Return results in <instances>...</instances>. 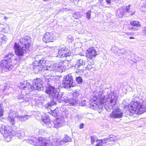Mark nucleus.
Returning <instances> with one entry per match:
<instances>
[{
	"mask_svg": "<svg viewBox=\"0 0 146 146\" xmlns=\"http://www.w3.org/2000/svg\"><path fill=\"white\" fill-rule=\"evenodd\" d=\"M106 96L103 94V91L102 89L99 88L96 92H94L91 97L90 101L92 102L90 104V107L94 110L102 109L104 102L105 104H110L111 106L108 108L112 109L115 105L117 100V96L116 93L111 92L107 96L105 99Z\"/></svg>",
	"mask_w": 146,
	"mask_h": 146,
	"instance_id": "1",
	"label": "nucleus"
},
{
	"mask_svg": "<svg viewBox=\"0 0 146 146\" xmlns=\"http://www.w3.org/2000/svg\"><path fill=\"white\" fill-rule=\"evenodd\" d=\"M71 141L70 137L67 135H65L63 139L61 141L57 139L48 138L45 139L40 137L37 139L34 138L30 139L29 142L30 144L36 146H61V145H65L66 143L70 142Z\"/></svg>",
	"mask_w": 146,
	"mask_h": 146,
	"instance_id": "2",
	"label": "nucleus"
},
{
	"mask_svg": "<svg viewBox=\"0 0 146 146\" xmlns=\"http://www.w3.org/2000/svg\"><path fill=\"white\" fill-rule=\"evenodd\" d=\"M128 107L133 114H141L146 111V100H139V97H135L128 105Z\"/></svg>",
	"mask_w": 146,
	"mask_h": 146,
	"instance_id": "3",
	"label": "nucleus"
},
{
	"mask_svg": "<svg viewBox=\"0 0 146 146\" xmlns=\"http://www.w3.org/2000/svg\"><path fill=\"white\" fill-rule=\"evenodd\" d=\"M31 39L28 36H25L21 39L20 42L22 45H20L15 42L14 49L16 55L19 57L23 56L24 54L27 53L29 51Z\"/></svg>",
	"mask_w": 146,
	"mask_h": 146,
	"instance_id": "4",
	"label": "nucleus"
},
{
	"mask_svg": "<svg viewBox=\"0 0 146 146\" xmlns=\"http://www.w3.org/2000/svg\"><path fill=\"white\" fill-rule=\"evenodd\" d=\"M1 128L0 129V132L3 134L5 138V141L7 142L10 141L13 136L17 137L18 139H20L22 141L23 139L24 135L21 133V131H14L12 130V128L9 125L1 126Z\"/></svg>",
	"mask_w": 146,
	"mask_h": 146,
	"instance_id": "5",
	"label": "nucleus"
},
{
	"mask_svg": "<svg viewBox=\"0 0 146 146\" xmlns=\"http://www.w3.org/2000/svg\"><path fill=\"white\" fill-rule=\"evenodd\" d=\"M14 55L11 53H9L6 55L5 58L6 59L2 60L0 64V66L5 72L11 70L12 68V60H13L19 61L20 59L14 58Z\"/></svg>",
	"mask_w": 146,
	"mask_h": 146,
	"instance_id": "6",
	"label": "nucleus"
},
{
	"mask_svg": "<svg viewBox=\"0 0 146 146\" xmlns=\"http://www.w3.org/2000/svg\"><path fill=\"white\" fill-rule=\"evenodd\" d=\"M30 115H25L23 116L17 115L16 111L11 110L9 113L8 120L12 125H14L15 124L16 119H18L21 121H24L27 120L30 117Z\"/></svg>",
	"mask_w": 146,
	"mask_h": 146,
	"instance_id": "7",
	"label": "nucleus"
},
{
	"mask_svg": "<svg viewBox=\"0 0 146 146\" xmlns=\"http://www.w3.org/2000/svg\"><path fill=\"white\" fill-rule=\"evenodd\" d=\"M66 68L63 62H61L55 63L52 66L45 67L43 70L46 73V71H48V73L50 74V73L54 71H58L62 73L65 70Z\"/></svg>",
	"mask_w": 146,
	"mask_h": 146,
	"instance_id": "8",
	"label": "nucleus"
},
{
	"mask_svg": "<svg viewBox=\"0 0 146 146\" xmlns=\"http://www.w3.org/2000/svg\"><path fill=\"white\" fill-rule=\"evenodd\" d=\"M73 78L71 74L65 76L62 81V86L65 89H69L73 86Z\"/></svg>",
	"mask_w": 146,
	"mask_h": 146,
	"instance_id": "9",
	"label": "nucleus"
},
{
	"mask_svg": "<svg viewBox=\"0 0 146 146\" xmlns=\"http://www.w3.org/2000/svg\"><path fill=\"white\" fill-rule=\"evenodd\" d=\"M58 54L56 56L60 58H65L68 59L71 54V52L66 48H60L58 50Z\"/></svg>",
	"mask_w": 146,
	"mask_h": 146,
	"instance_id": "10",
	"label": "nucleus"
},
{
	"mask_svg": "<svg viewBox=\"0 0 146 146\" xmlns=\"http://www.w3.org/2000/svg\"><path fill=\"white\" fill-rule=\"evenodd\" d=\"M123 113L119 108L117 107L113 110L111 113L109 115L110 117L113 119H120L122 118Z\"/></svg>",
	"mask_w": 146,
	"mask_h": 146,
	"instance_id": "11",
	"label": "nucleus"
},
{
	"mask_svg": "<svg viewBox=\"0 0 146 146\" xmlns=\"http://www.w3.org/2000/svg\"><path fill=\"white\" fill-rule=\"evenodd\" d=\"M85 64V61L82 59H80L78 60L74 66L76 69V72L82 74L84 72V66Z\"/></svg>",
	"mask_w": 146,
	"mask_h": 146,
	"instance_id": "12",
	"label": "nucleus"
},
{
	"mask_svg": "<svg viewBox=\"0 0 146 146\" xmlns=\"http://www.w3.org/2000/svg\"><path fill=\"white\" fill-rule=\"evenodd\" d=\"M36 62H35L34 63L33 66V70L35 74L40 73V74L41 73H42V74L44 75V77H46L47 76V74H48V71H46V72H45L44 71V68L45 67H47L48 66L46 67H44L43 68L41 66L39 65L38 64H36Z\"/></svg>",
	"mask_w": 146,
	"mask_h": 146,
	"instance_id": "13",
	"label": "nucleus"
},
{
	"mask_svg": "<svg viewBox=\"0 0 146 146\" xmlns=\"http://www.w3.org/2000/svg\"><path fill=\"white\" fill-rule=\"evenodd\" d=\"M87 52L86 55L88 61H89L90 60H93L97 54L95 49L94 48L91 47L87 50Z\"/></svg>",
	"mask_w": 146,
	"mask_h": 146,
	"instance_id": "14",
	"label": "nucleus"
},
{
	"mask_svg": "<svg viewBox=\"0 0 146 146\" xmlns=\"http://www.w3.org/2000/svg\"><path fill=\"white\" fill-rule=\"evenodd\" d=\"M61 100L64 101L66 105L70 106L76 105L78 102L77 100L73 98H69L66 96H64Z\"/></svg>",
	"mask_w": 146,
	"mask_h": 146,
	"instance_id": "15",
	"label": "nucleus"
},
{
	"mask_svg": "<svg viewBox=\"0 0 146 146\" xmlns=\"http://www.w3.org/2000/svg\"><path fill=\"white\" fill-rule=\"evenodd\" d=\"M51 123L52 124V127L56 128L63 126L65 124L64 119L63 117L57 118L53 121V122L52 121Z\"/></svg>",
	"mask_w": 146,
	"mask_h": 146,
	"instance_id": "16",
	"label": "nucleus"
},
{
	"mask_svg": "<svg viewBox=\"0 0 146 146\" xmlns=\"http://www.w3.org/2000/svg\"><path fill=\"white\" fill-rule=\"evenodd\" d=\"M43 82L40 78H37L33 80V85L34 90H40L42 88Z\"/></svg>",
	"mask_w": 146,
	"mask_h": 146,
	"instance_id": "17",
	"label": "nucleus"
},
{
	"mask_svg": "<svg viewBox=\"0 0 146 146\" xmlns=\"http://www.w3.org/2000/svg\"><path fill=\"white\" fill-rule=\"evenodd\" d=\"M56 39V38L54 37V35L51 33H46L43 38V40L45 43L53 42Z\"/></svg>",
	"mask_w": 146,
	"mask_h": 146,
	"instance_id": "18",
	"label": "nucleus"
},
{
	"mask_svg": "<svg viewBox=\"0 0 146 146\" xmlns=\"http://www.w3.org/2000/svg\"><path fill=\"white\" fill-rule=\"evenodd\" d=\"M20 87L21 89H24L25 90L28 91V92L34 90L33 85L32 86L29 83L25 81L21 83Z\"/></svg>",
	"mask_w": 146,
	"mask_h": 146,
	"instance_id": "19",
	"label": "nucleus"
},
{
	"mask_svg": "<svg viewBox=\"0 0 146 146\" xmlns=\"http://www.w3.org/2000/svg\"><path fill=\"white\" fill-rule=\"evenodd\" d=\"M41 120L44 124L46 125L48 128L51 127L52 126L51 120L50 119L48 116L46 115H44L42 117Z\"/></svg>",
	"mask_w": 146,
	"mask_h": 146,
	"instance_id": "20",
	"label": "nucleus"
},
{
	"mask_svg": "<svg viewBox=\"0 0 146 146\" xmlns=\"http://www.w3.org/2000/svg\"><path fill=\"white\" fill-rule=\"evenodd\" d=\"M63 93L60 92H58L56 89L52 94L50 96V98L53 100H58L62 98Z\"/></svg>",
	"mask_w": 146,
	"mask_h": 146,
	"instance_id": "21",
	"label": "nucleus"
},
{
	"mask_svg": "<svg viewBox=\"0 0 146 146\" xmlns=\"http://www.w3.org/2000/svg\"><path fill=\"white\" fill-rule=\"evenodd\" d=\"M40 56H41L40 55L35 56L34 58L35 59V62H36L37 64H38L39 65L41 66H42L43 68V67H44V66L45 67V64L46 61L44 60V58L39 59H40L41 58Z\"/></svg>",
	"mask_w": 146,
	"mask_h": 146,
	"instance_id": "22",
	"label": "nucleus"
},
{
	"mask_svg": "<svg viewBox=\"0 0 146 146\" xmlns=\"http://www.w3.org/2000/svg\"><path fill=\"white\" fill-rule=\"evenodd\" d=\"M56 89V88L54 86L48 85L46 87L45 92L49 95V97L50 98L51 95L53 94Z\"/></svg>",
	"mask_w": 146,
	"mask_h": 146,
	"instance_id": "23",
	"label": "nucleus"
},
{
	"mask_svg": "<svg viewBox=\"0 0 146 146\" xmlns=\"http://www.w3.org/2000/svg\"><path fill=\"white\" fill-rule=\"evenodd\" d=\"M72 96L73 98L77 100L78 101V99L82 98V95L80 93V92L79 91L76 90L72 94Z\"/></svg>",
	"mask_w": 146,
	"mask_h": 146,
	"instance_id": "24",
	"label": "nucleus"
},
{
	"mask_svg": "<svg viewBox=\"0 0 146 146\" xmlns=\"http://www.w3.org/2000/svg\"><path fill=\"white\" fill-rule=\"evenodd\" d=\"M104 139L106 143L111 141H116L117 140V137L113 135L109 136L107 138Z\"/></svg>",
	"mask_w": 146,
	"mask_h": 146,
	"instance_id": "25",
	"label": "nucleus"
},
{
	"mask_svg": "<svg viewBox=\"0 0 146 146\" xmlns=\"http://www.w3.org/2000/svg\"><path fill=\"white\" fill-rule=\"evenodd\" d=\"M31 98L30 96L28 94H26L24 96L23 100L20 101V103L29 102Z\"/></svg>",
	"mask_w": 146,
	"mask_h": 146,
	"instance_id": "26",
	"label": "nucleus"
},
{
	"mask_svg": "<svg viewBox=\"0 0 146 146\" xmlns=\"http://www.w3.org/2000/svg\"><path fill=\"white\" fill-rule=\"evenodd\" d=\"M48 113L52 116L56 117L58 115L59 111L56 109L54 110H51L50 111H49Z\"/></svg>",
	"mask_w": 146,
	"mask_h": 146,
	"instance_id": "27",
	"label": "nucleus"
},
{
	"mask_svg": "<svg viewBox=\"0 0 146 146\" xmlns=\"http://www.w3.org/2000/svg\"><path fill=\"white\" fill-rule=\"evenodd\" d=\"M131 5H129L127 6L125 8V10L127 13H129L130 15H132L134 14L135 13V11H132L131 9L130 8V7L131 6Z\"/></svg>",
	"mask_w": 146,
	"mask_h": 146,
	"instance_id": "28",
	"label": "nucleus"
},
{
	"mask_svg": "<svg viewBox=\"0 0 146 146\" xmlns=\"http://www.w3.org/2000/svg\"><path fill=\"white\" fill-rule=\"evenodd\" d=\"M96 143V146H103V144L106 143L105 139L101 140H97Z\"/></svg>",
	"mask_w": 146,
	"mask_h": 146,
	"instance_id": "29",
	"label": "nucleus"
},
{
	"mask_svg": "<svg viewBox=\"0 0 146 146\" xmlns=\"http://www.w3.org/2000/svg\"><path fill=\"white\" fill-rule=\"evenodd\" d=\"M124 9L123 8H120L118 9L117 11V14L118 15L119 17H121L123 16L124 13Z\"/></svg>",
	"mask_w": 146,
	"mask_h": 146,
	"instance_id": "30",
	"label": "nucleus"
},
{
	"mask_svg": "<svg viewBox=\"0 0 146 146\" xmlns=\"http://www.w3.org/2000/svg\"><path fill=\"white\" fill-rule=\"evenodd\" d=\"M88 62V65L86 68V70H89L93 69L95 67L94 64H91L90 61Z\"/></svg>",
	"mask_w": 146,
	"mask_h": 146,
	"instance_id": "31",
	"label": "nucleus"
},
{
	"mask_svg": "<svg viewBox=\"0 0 146 146\" xmlns=\"http://www.w3.org/2000/svg\"><path fill=\"white\" fill-rule=\"evenodd\" d=\"M35 104L36 106L39 108H41L43 104L40 100L37 99L35 101Z\"/></svg>",
	"mask_w": 146,
	"mask_h": 146,
	"instance_id": "32",
	"label": "nucleus"
},
{
	"mask_svg": "<svg viewBox=\"0 0 146 146\" xmlns=\"http://www.w3.org/2000/svg\"><path fill=\"white\" fill-rule=\"evenodd\" d=\"M130 24L133 26H136L137 27H140V24L137 21H132L130 22Z\"/></svg>",
	"mask_w": 146,
	"mask_h": 146,
	"instance_id": "33",
	"label": "nucleus"
},
{
	"mask_svg": "<svg viewBox=\"0 0 146 146\" xmlns=\"http://www.w3.org/2000/svg\"><path fill=\"white\" fill-rule=\"evenodd\" d=\"M82 15L80 14V12H75L73 14V17L76 19H78L81 17Z\"/></svg>",
	"mask_w": 146,
	"mask_h": 146,
	"instance_id": "34",
	"label": "nucleus"
},
{
	"mask_svg": "<svg viewBox=\"0 0 146 146\" xmlns=\"http://www.w3.org/2000/svg\"><path fill=\"white\" fill-rule=\"evenodd\" d=\"M36 130L37 131H38V133L41 135H44L45 133V130L43 129H36Z\"/></svg>",
	"mask_w": 146,
	"mask_h": 146,
	"instance_id": "35",
	"label": "nucleus"
},
{
	"mask_svg": "<svg viewBox=\"0 0 146 146\" xmlns=\"http://www.w3.org/2000/svg\"><path fill=\"white\" fill-rule=\"evenodd\" d=\"M76 80L77 83L79 84H81L82 82V79L80 76L76 77Z\"/></svg>",
	"mask_w": 146,
	"mask_h": 146,
	"instance_id": "36",
	"label": "nucleus"
},
{
	"mask_svg": "<svg viewBox=\"0 0 146 146\" xmlns=\"http://www.w3.org/2000/svg\"><path fill=\"white\" fill-rule=\"evenodd\" d=\"M91 13V10H89L86 13V17L88 19H90Z\"/></svg>",
	"mask_w": 146,
	"mask_h": 146,
	"instance_id": "37",
	"label": "nucleus"
},
{
	"mask_svg": "<svg viewBox=\"0 0 146 146\" xmlns=\"http://www.w3.org/2000/svg\"><path fill=\"white\" fill-rule=\"evenodd\" d=\"M54 102L52 101L51 102H49L45 106L46 108H49V107L54 105Z\"/></svg>",
	"mask_w": 146,
	"mask_h": 146,
	"instance_id": "38",
	"label": "nucleus"
},
{
	"mask_svg": "<svg viewBox=\"0 0 146 146\" xmlns=\"http://www.w3.org/2000/svg\"><path fill=\"white\" fill-rule=\"evenodd\" d=\"M4 110L3 107L1 106V104H0V117L2 116L3 114Z\"/></svg>",
	"mask_w": 146,
	"mask_h": 146,
	"instance_id": "39",
	"label": "nucleus"
},
{
	"mask_svg": "<svg viewBox=\"0 0 146 146\" xmlns=\"http://www.w3.org/2000/svg\"><path fill=\"white\" fill-rule=\"evenodd\" d=\"M67 40H69V41H72L74 40V39L72 36L69 35L67 36Z\"/></svg>",
	"mask_w": 146,
	"mask_h": 146,
	"instance_id": "40",
	"label": "nucleus"
},
{
	"mask_svg": "<svg viewBox=\"0 0 146 146\" xmlns=\"http://www.w3.org/2000/svg\"><path fill=\"white\" fill-rule=\"evenodd\" d=\"M24 97V95H23L21 94H19L18 96V99H21V100H23Z\"/></svg>",
	"mask_w": 146,
	"mask_h": 146,
	"instance_id": "41",
	"label": "nucleus"
},
{
	"mask_svg": "<svg viewBox=\"0 0 146 146\" xmlns=\"http://www.w3.org/2000/svg\"><path fill=\"white\" fill-rule=\"evenodd\" d=\"M81 101V105L82 106H86V101L85 100H82Z\"/></svg>",
	"mask_w": 146,
	"mask_h": 146,
	"instance_id": "42",
	"label": "nucleus"
},
{
	"mask_svg": "<svg viewBox=\"0 0 146 146\" xmlns=\"http://www.w3.org/2000/svg\"><path fill=\"white\" fill-rule=\"evenodd\" d=\"M142 33L145 35H146V26L143 28Z\"/></svg>",
	"mask_w": 146,
	"mask_h": 146,
	"instance_id": "43",
	"label": "nucleus"
},
{
	"mask_svg": "<svg viewBox=\"0 0 146 146\" xmlns=\"http://www.w3.org/2000/svg\"><path fill=\"white\" fill-rule=\"evenodd\" d=\"M71 2H73L76 5L78 4L79 0H70Z\"/></svg>",
	"mask_w": 146,
	"mask_h": 146,
	"instance_id": "44",
	"label": "nucleus"
},
{
	"mask_svg": "<svg viewBox=\"0 0 146 146\" xmlns=\"http://www.w3.org/2000/svg\"><path fill=\"white\" fill-rule=\"evenodd\" d=\"M90 138L91 143H93L95 141V140L94 139V136H92Z\"/></svg>",
	"mask_w": 146,
	"mask_h": 146,
	"instance_id": "45",
	"label": "nucleus"
},
{
	"mask_svg": "<svg viewBox=\"0 0 146 146\" xmlns=\"http://www.w3.org/2000/svg\"><path fill=\"white\" fill-rule=\"evenodd\" d=\"M84 124L83 123L79 125V128L80 129H82L84 128Z\"/></svg>",
	"mask_w": 146,
	"mask_h": 146,
	"instance_id": "46",
	"label": "nucleus"
},
{
	"mask_svg": "<svg viewBox=\"0 0 146 146\" xmlns=\"http://www.w3.org/2000/svg\"><path fill=\"white\" fill-rule=\"evenodd\" d=\"M106 1L108 5L110 4L111 3L110 0H106Z\"/></svg>",
	"mask_w": 146,
	"mask_h": 146,
	"instance_id": "47",
	"label": "nucleus"
},
{
	"mask_svg": "<svg viewBox=\"0 0 146 146\" xmlns=\"http://www.w3.org/2000/svg\"><path fill=\"white\" fill-rule=\"evenodd\" d=\"M4 38V37H2L1 38H0V41L1 42L3 40V39Z\"/></svg>",
	"mask_w": 146,
	"mask_h": 146,
	"instance_id": "48",
	"label": "nucleus"
},
{
	"mask_svg": "<svg viewBox=\"0 0 146 146\" xmlns=\"http://www.w3.org/2000/svg\"><path fill=\"white\" fill-rule=\"evenodd\" d=\"M130 39H133L134 38L133 37H130L129 38Z\"/></svg>",
	"mask_w": 146,
	"mask_h": 146,
	"instance_id": "49",
	"label": "nucleus"
},
{
	"mask_svg": "<svg viewBox=\"0 0 146 146\" xmlns=\"http://www.w3.org/2000/svg\"><path fill=\"white\" fill-rule=\"evenodd\" d=\"M76 117H77V116H78V115H76Z\"/></svg>",
	"mask_w": 146,
	"mask_h": 146,
	"instance_id": "50",
	"label": "nucleus"
},
{
	"mask_svg": "<svg viewBox=\"0 0 146 146\" xmlns=\"http://www.w3.org/2000/svg\"><path fill=\"white\" fill-rule=\"evenodd\" d=\"M106 109V110H107L108 111H109V109H108H108Z\"/></svg>",
	"mask_w": 146,
	"mask_h": 146,
	"instance_id": "51",
	"label": "nucleus"
}]
</instances>
